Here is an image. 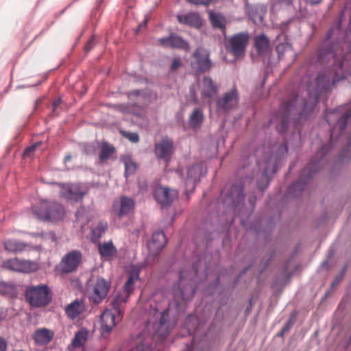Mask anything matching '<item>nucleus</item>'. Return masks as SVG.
I'll return each mask as SVG.
<instances>
[{
    "instance_id": "49530a36",
    "label": "nucleus",
    "mask_w": 351,
    "mask_h": 351,
    "mask_svg": "<svg viewBox=\"0 0 351 351\" xmlns=\"http://www.w3.org/2000/svg\"><path fill=\"white\" fill-rule=\"evenodd\" d=\"M351 136L349 137L347 145L343 149L341 153V158L351 156Z\"/></svg>"
},
{
    "instance_id": "6e6552de",
    "label": "nucleus",
    "mask_w": 351,
    "mask_h": 351,
    "mask_svg": "<svg viewBox=\"0 0 351 351\" xmlns=\"http://www.w3.org/2000/svg\"><path fill=\"white\" fill-rule=\"evenodd\" d=\"M250 34L247 31L238 32L229 37L225 36L224 45L228 53L238 59L244 56Z\"/></svg>"
},
{
    "instance_id": "c756f323",
    "label": "nucleus",
    "mask_w": 351,
    "mask_h": 351,
    "mask_svg": "<svg viewBox=\"0 0 351 351\" xmlns=\"http://www.w3.org/2000/svg\"><path fill=\"white\" fill-rule=\"evenodd\" d=\"M254 46L260 56L266 55L269 51V39L264 34L256 36L254 38Z\"/></svg>"
},
{
    "instance_id": "dca6fc26",
    "label": "nucleus",
    "mask_w": 351,
    "mask_h": 351,
    "mask_svg": "<svg viewBox=\"0 0 351 351\" xmlns=\"http://www.w3.org/2000/svg\"><path fill=\"white\" fill-rule=\"evenodd\" d=\"M207 173V169L203 162H199L189 167L187 171L185 184L187 188L193 191L202 177Z\"/></svg>"
},
{
    "instance_id": "b1692460",
    "label": "nucleus",
    "mask_w": 351,
    "mask_h": 351,
    "mask_svg": "<svg viewBox=\"0 0 351 351\" xmlns=\"http://www.w3.org/2000/svg\"><path fill=\"white\" fill-rule=\"evenodd\" d=\"M5 251L12 254H21L32 247L31 245L16 239H8L3 242Z\"/></svg>"
},
{
    "instance_id": "e433bc0d",
    "label": "nucleus",
    "mask_w": 351,
    "mask_h": 351,
    "mask_svg": "<svg viewBox=\"0 0 351 351\" xmlns=\"http://www.w3.org/2000/svg\"><path fill=\"white\" fill-rule=\"evenodd\" d=\"M115 152L114 147L107 142L102 143L101 145V152L99 158L101 162L110 158V156Z\"/></svg>"
},
{
    "instance_id": "79ce46f5",
    "label": "nucleus",
    "mask_w": 351,
    "mask_h": 351,
    "mask_svg": "<svg viewBox=\"0 0 351 351\" xmlns=\"http://www.w3.org/2000/svg\"><path fill=\"white\" fill-rule=\"evenodd\" d=\"M130 351H160L156 348V346L153 347L152 345H145V343H139L136 346L131 348Z\"/></svg>"
},
{
    "instance_id": "c9c22d12",
    "label": "nucleus",
    "mask_w": 351,
    "mask_h": 351,
    "mask_svg": "<svg viewBox=\"0 0 351 351\" xmlns=\"http://www.w3.org/2000/svg\"><path fill=\"white\" fill-rule=\"evenodd\" d=\"M16 294V287L13 282H0V295L12 297Z\"/></svg>"
},
{
    "instance_id": "39448f33",
    "label": "nucleus",
    "mask_w": 351,
    "mask_h": 351,
    "mask_svg": "<svg viewBox=\"0 0 351 351\" xmlns=\"http://www.w3.org/2000/svg\"><path fill=\"white\" fill-rule=\"evenodd\" d=\"M128 295L118 293L112 300V310H106L101 315V333L104 337L108 336L123 314V308L128 300Z\"/></svg>"
},
{
    "instance_id": "9b49d317",
    "label": "nucleus",
    "mask_w": 351,
    "mask_h": 351,
    "mask_svg": "<svg viewBox=\"0 0 351 351\" xmlns=\"http://www.w3.org/2000/svg\"><path fill=\"white\" fill-rule=\"evenodd\" d=\"M239 100V92L235 86L229 91L223 93L216 101L217 110L219 113L228 114L236 108Z\"/></svg>"
},
{
    "instance_id": "ddd939ff",
    "label": "nucleus",
    "mask_w": 351,
    "mask_h": 351,
    "mask_svg": "<svg viewBox=\"0 0 351 351\" xmlns=\"http://www.w3.org/2000/svg\"><path fill=\"white\" fill-rule=\"evenodd\" d=\"M194 61L191 62L192 68L197 72L205 73L212 67L208 51L202 47L197 48L193 53Z\"/></svg>"
},
{
    "instance_id": "338daca9",
    "label": "nucleus",
    "mask_w": 351,
    "mask_h": 351,
    "mask_svg": "<svg viewBox=\"0 0 351 351\" xmlns=\"http://www.w3.org/2000/svg\"><path fill=\"white\" fill-rule=\"evenodd\" d=\"M190 93H191V94L192 95L195 96V91H194L193 88H191V90H190Z\"/></svg>"
},
{
    "instance_id": "aec40b11",
    "label": "nucleus",
    "mask_w": 351,
    "mask_h": 351,
    "mask_svg": "<svg viewBox=\"0 0 351 351\" xmlns=\"http://www.w3.org/2000/svg\"><path fill=\"white\" fill-rule=\"evenodd\" d=\"M178 193L176 190L166 187L156 188L154 193L155 199L162 208L169 206L178 197Z\"/></svg>"
},
{
    "instance_id": "20e7f679",
    "label": "nucleus",
    "mask_w": 351,
    "mask_h": 351,
    "mask_svg": "<svg viewBox=\"0 0 351 351\" xmlns=\"http://www.w3.org/2000/svg\"><path fill=\"white\" fill-rule=\"evenodd\" d=\"M287 154V143L256 149L254 156L258 168L257 186L261 191L268 187L272 176L277 171L278 165Z\"/></svg>"
},
{
    "instance_id": "1a4fd4ad",
    "label": "nucleus",
    "mask_w": 351,
    "mask_h": 351,
    "mask_svg": "<svg viewBox=\"0 0 351 351\" xmlns=\"http://www.w3.org/2000/svg\"><path fill=\"white\" fill-rule=\"evenodd\" d=\"M198 270L195 265H193L190 271L185 269L180 271L179 288L182 299L185 301L191 300L195 294V282Z\"/></svg>"
},
{
    "instance_id": "ea45409f",
    "label": "nucleus",
    "mask_w": 351,
    "mask_h": 351,
    "mask_svg": "<svg viewBox=\"0 0 351 351\" xmlns=\"http://www.w3.org/2000/svg\"><path fill=\"white\" fill-rule=\"evenodd\" d=\"M125 165V176L128 178L129 176L133 174L136 169V165L132 160L128 158L124 160Z\"/></svg>"
},
{
    "instance_id": "a18cd8bd",
    "label": "nucleus",
    "mask_w": 351,
    "mask_h": 351,
    "mask_svg": "<svg viewBox=\"0 0 351 351\" xmlns=\"http://www.w3.org/2000/svg\"><path fill=\"white\" fill-rule=\"evenodd\" d=\"M42 144V141H38L34 144L27 147L24 151V156L27 157H31L36 151V148Z\"/></svg>"
},
{
    "instance_id": "69168bd1",
    "label": "nucleus",
    "mask_w": 351,
    "mask_h": 351,
    "mask_svg": "<svg viewBox=\"0 0 351 351\" xmlns=\"http://www.w3.org/2000/svg\"><path fill=\"white\" fill-rule=\"evenodd\" d=\"M250 204L252 206H254V202H255V198H254L253 199H250Z\"/></svg>"
},
{
    "instance_id": "2f4dec72",
    "label": "nucleus",
    "mask_w": 351,
    "mask_h": 351,
    "mask_svg": "<svg viewBox=\"0 0 351 351\" xmlns=\"http://www.w3.org/2000/svg\"><path fill=\"white\" fill-rule=\"evenodd\" d=\"M204 119V115L202 109L196 108L189 116V124L193 130H196L201 127Z\"/></svg>"
},
{
    "instance_id": "6e6d98bb",
    "label": "nucleus",
    "mask_w": 351,
    "mask_h": 351,
    "mask_svg": "<svg viewBox=\"0 0 351 351\" xmlns=\"http://www.w3.org/2000/svg\"><path fill=\"white\" fill-rule=\"evenodd\" d=\"M95 148V145L93 143V144H90V145H87L85 147V151L87 154H89V151L90 149H94Z\"/></svg>"
},
{
    "instance_id": "7c9ffc66",
    "label": "nucleus",
    "mask_w": 351,
    "mask_h": 351,
    "mask_svg": "<svg viewBox=\"0 0 351 351\" xmlns=\"http://www.w3.org/2000/svg\"><path fill=\"white\" fill-rule=\"evenodd\" d=\"M244 186L241 183L232 184L228 195L231 198V202L234 206L239 205L244 200Z\"/></svg>"
},
{
    "instance_id": "423d86ee",
    "label": "nucleus",
    "mask_w": 351,
    "mask_h": 351,
    "mask_svg": "<svg viewBox=\"0 0 351 351\" xmlns=\"http://www.w3.org/2000/svg\"><path fill=\"white\" fill-rule=\"evenodd\" d=\"M53 293L46 284L30 285L25 287V298L32 307L42 308L52 300Z\"/></svg>"
},
{
    "instance_id": "c85d7f7f",
    "label": "nucleus",
    "mask_w": 351,
    "mask_h": 351,
    "mask_svg": "<svg viewBox=\"0 0 351 351\" xmlns=\"http://www.w3.org/2000/svg\"><path fill=\"white\" fill-rule=\"evenodd\" d=\"M53 332L47 328L37 329L32 337L36 345L43 346L49 343L53 337Z\"/></svg>"
},
{
    "instance_id": "2eb2a0df",
    "label": "nucleus",
    "mask_w": 351,
    "mask_h": 351,
    "mask_svg": "<svg viewBox=\"0 0 351 351\" xmlns=\"http://www.w3.org/2000/svg\"><path fill=\"white\" fill-rule=\"evenodd\" d=\"M154 153L158 159L169 162L173 154V140L167 136L162 137L158 143H155Z\"/></svg>"
},
{
    "instance_id": "f257e3e1",
    "label": "nucleus",
    "mask_w": 351,
    "mask_h": 351,
    "mask_svg": "<svg viewBox=\"0 0 351 351\" xmlns=\"http://www.w3.org/2000/svg\"><path fill=\"white\" fill-rule=\"evenodd\" d=\"M342 19L339 17L328 31L318 53L317 60L321 64L332 62L330 68L319 73L316 86L307 88L308 98L303 99L296 93H291L284 99L277 112L271 117V123H276L279 133L286 132L291 120L308 119L315 110L322 92H328L339 81L346 77L342 40Z\"/></svg>"
},
{
    "instance_id": "58836bf2",
    "label": "nucleus",
    "mask_w": 351,
    "mask_h": 351,
    "mask_svg": "<svg viewBox=\"0 0 351 351\" xmlns=\"http://www.w3.org/2000/svg\"><path fill=\"white\" fill-rule=\"evenodd\" d=\"M87 332L86 331H77L72 340L71 346L77 348L82 346L86 341Z\"/></svg>"
},
{
    "instance_id": "f3484780",
    "label": "nucleus",
    "mask_w": 351,
    "mask_h": 351,
    "mask_svg": "<svg viewBox=\"0 0 351 351\" xmlns=\"http://www.w3.org/2000/svg\"><path fill=\"white\" fill-rule=\"evenodd\" d=\"M2 267L8 270L23 273H29L36 269V264L34 262L18 258L3 261Z\"/></svg>"
},
{
    "instance_id": "f8f14e48",
    "label": "nucleus",
    "mask_w": 351,
    "mask_h": 351,
    "mask_svg": "<svg viewBox=\"0 0 351 351\" xmlns=\"http://www.w3.org/2000/svg\"><path fill=\"white\" fill-rule=\"evenodd\" d=\"M110 288V283L102 277L97 276L88 285V289L92 292L90 300L95 304L101 303L106 297Z\"/></svg>"
},
{
    "instance_id": "8fccbe9b",
    "label": "nucleus",
    "mask_w": 351,
    "mask_h": 351,
    "mask_svg": "<svg viewBox=\"0 0 351 351\" xmlns=\"http://www.w3.org/2000/svg\"><path fill=\"white\" fill-rule=\"evenodd\" d=\"M182 66V62L180 58H174L171 65V70L175 71L177 69H178L180 66Z\"/></svg>"
},
{
    "instance_id": "e2e57ef3",
    "label": "nucleus",
    "mask_w": 351,
    "mask_h": 351,
    "mask_svg": "<svg viewBox=\"0 0 351 351\" xmlns=\"http://www.w3.org/2000/svg\"><path fill=\"white\" fill-rule=\"evenodd\" d=\"M102 2H103V0H97V2H96L97 8H99L100 6V5L102 3Z\"/></svg>"
},
{
    "instance_id": "5fc2aeb1",
    "label": "nucleus",
    "mask_w": 351,
    "mask_h": 351,
    "mask_svg": "<svg viewBox=\"0 0 351 351\" xmlns=\"http://www.w3.org/2000/svg\"><path fill=\"white\" fill-rule=\"evenodd\" d=\"M7 316V311L4 308H0V322L5 319Z\"/></svg>"
},
{
    "instance_id": "3c124183",
    "label": "nucleus",
    "mask_w": 351,
    "mask_h": 351,
    "mask_svg": "<svg viewBox=\"0 0 351 351\" xmlns=\"http://www.w3.org/2000/svg\"><path fill=\"white\" fill-rule=\"evenodd\" d=\"M292 326H293L292 321L289 320L285 323V324L282 327V330H283V332H287L291 329Z\"/></svg>"
},
{
    "instance_id": "4468645a",
    "label": "nucleus",
    "mask_w": 351,
    "mask_h": 351,
    "mask_svg": "<svg viewBox=\"0 0 351 351\" xmlns=\"http://www.w3.org/2000/svg\"><path fill=\"white\" fill-rule=\"evenodd\" d=\"M82 258V254L80 250H72L66 254L60 263V269L63 274H69L75 271L80 265Z\"/></svg>"
},
{
    "instance_id": "774afa93",
    "label": "nucleus",
    "mask_w": 351,
    "mask_h": 351,
    "mask_svg": "<svg viewBox=\"0 0 351 351\" xmlns=\"http://www.w3.org/2000/svg\"><path fill=\"white\" fill-rule=\"evenodd\" d=\"M330 291H327V292L326 293L324 298H326V297L328 296V295L330 293Z\"/></svg>"
},
{
    "instance_id": "f03ea898",
    "label": "nucleus",
    "mask_w": 351,
    "mask_h": 351,
    "mask_svg": "<svg viewBox=\"0 0 351 351\" xmlns=\"http://www.w3.org/2000/svg\"><path fill=\"white\" fill-rule=\"evenodd\" d=\"M326 122L330 128V142L329 145L322 147L316 154V157L320 158L319 161L313 160L310 162L302 171V175H307L306 178L294 182L288 188L289 194L298 197L302 194L304 189L307 180L310 179L313 175L317 172L320 167V163L323 158L332 147L333 142L337 141L344 134L347 125L351 123V108L343 109V108L333 109L327 112L325 114Z\"/></svg>"
},
{
    "instance_id": "bb28decb",
    "label": "nucleus",
    "mask_w": 351,
    "mask_h": 351,
    "mask_svg": "<svg viewBox=\"0 0 351 351\" xmlns=\"http://www.w3.org/2000/svg\"><path fill=\"white\" fill-rule=\"evenodd\" d=\"M140 269L136 267H133L128 273V276L126 282L123 285V293L130 296L134 290L135 282L139 280Z\"/></svg>"
},
{
    "instance_id": "f704fd0d",
    "label": "nucleus",
    "mask_w": 351,
    "mask_h": 351,
    "mask_svg": "<svg viewBox=\"0 0 351 351\" xmlns=\"http://www.w3.org/2000/svg\"><path fill=\"white\" fill-rule=\"evenodd\" d=\"M108 228V223L104 221H99L97 226L91 230L90 241L97 242Z\"/></svg>"
},
{
    "instance_id": "37998d69",
    "label": "nucleus",
    "mask_w": 351,
    "mask_h": 351,
    "mask_svg": "<svg viewBox=\"0 0 351 351\" xmlns=\"http://www.w3.org/2000/svg\"><path fill=\"white\" fill-rule=\"evenodd\" d=\"M291 50V46L289 43H280L276 45V51L278 58L280 60L284 56V52Z\"/></svg>"
},
{
    "instance_id": "a878e982",
    "label": "nucleus",
    "mask_w": 351,
    "mask_h": 351,
    "mask_svg": "<svg viewBox=\"0 0 351 351\" xmlns=\"http://www.w3.org/2000/svg\"><path fill=\"white\" fill-rule=\"evenodd\" d=\"M177 19L180 23L195 28H199L202 25L201 18L196 12L180 14Z\"/></svg>"
},
{
    "instance_id": "4be33fe9",
    "label": "nucleus",
    "mask_w": 351,
    "mask_h": 351,
    "mask_svg": "<svg viewBox=\"0 0 351 351\" xmlns=\"http://www.w3.org/2000/svg\"><path fill=\"white\" fill-rule=\"evenodd\" d=\"M166 243V236L162 231L154 232L151 239L147 243L149 254L154 256L157 255L165 247Z\"/></svg>"
},
{
    "instance_id": "4d7b16f0",
    "label": "nucleus",
    "mask_w": 351,
    "mask_h": 351,
    "mask_svg": "<svg viewBox=\"0 0 351 351\" xmlns=\"http://www.w3.org/2000/svg\"><path fill=\"white\" fill-rule=\"evenodd\" d=\"M60 103H61V99H58L55 100L53 103V110H55L56 108H58L59 106V105L60 104Z\"/></svg>"
},
{
    "instance_id": "09e8293b",
    "label": "nucleus",
    "mask_w": 351,
    "mask_h": 351,
    "mask_svg": "<svg viewBox=\"0 0 351 351\" xmlns=\"http://www.w3.org/2000/svg\"><path fill=\"white\" fill-rule=\"evenodd\" d=\"M189 3L195 4V5H209L212 0H186Z\"/></svg>"
},
{
    "instance_id": "4c0bfd02",
    "label": "nucleus",
    "mask_w": 351,
    "mask_h": 351,
    "mask_svg": "<svg viewBox=\"0 0 351 351\" xmlns=\"http://www.w3.org/2000/svg\"><path fill=\"white\" fill-rule=\"evenodd\" d=\"M185 326L190 335H194L199 326V320L195 315H189L185 319Z\"/></svg>"
},
{
    "instance_id": "13d9d810",
    "label": "nucleus",
    "mask_w": 351,
    "mask_h": 351,
    "mask_svg": "<svg viewBox=\"0 0 351 351\" xmlns=\"http://www.w3.org/2000/svg\"><path fill=\"white\" fill-rule=\"evenodd\" d=\"M147 19H144V21L139 25L138 26V29H141L145 27H146L147 24Z\"/></svg>"
},
{
    "instance_id": "393cba45",
    "label": "nucleus",
    "mask_w": 351,
    "mask_h": 351,
    "mask_svg": "<svg viewBox=\"0 0 351 351\" xmlns=\"http://www.w3.org/2000/svg\"><path fill=\"white\" fill-rule=\"evenodd\" d=\"M99 254L101 258L112 261L117 256V249L112 241H106L98 245Z\"/></svg>"
},
{
    "instance_id": "052dcab7",
    "label": "nucleus",
    "mask_w": 351,
    "mask_h": 351,
    "mask_svg": "<svg viewBox=\"0 0 351 351\" xmlns=\"http://www.w3.org/2000/svg\"><path fill=\"white\" fill-rule=\"evenodd\" d=\"M282 3L286 5H290L293 3V0H282Z\"/></svg>"
},
{
    "instance_id": "a19ab883",
    "label": "nucleus",
    "mask_w": 351,
    "mask_h": 351,
    "mask_svg": "<svg viewBox=\"0 0 351 351\" xmlns=\"http://www.w3.org/2000/svg\"><path fill=\"white\" fill-rule=\"evenodd\" d=\"M346 271H347V266L345 265L342 267L339 274L335 276L334 280L331 282V285H330L331 290L340 283V282L343 278V276L346 274Z\"/></svg>"
},
{
    "instance_id": "6ab92c4d",
    "label": "nucleus",
    "mask_w": 351,
    "mask_h": 351,
    "mask_svg": "<svg viewBox=\"0 0 351 351\" xmlns=\"http://www.w3.org/2000/svg\"><path fill=\"white\" fill-rule=\"evenodd\" d=\"M158 43L165 48L181 49L186 51L190 49L189 44L176 33L158 38Z\"/></svg>"
},
{
    "instance_id": "412c9836",
    "label": "nucleus",
    "mask_w": 351,
    "mask_h": 351,
    "mask_svg": "<svg viewBox=\"0 0 351 351\" xmlns=\"http://www.w3.org/2000/svg\"><path fill=\"white\" fill-rule=\"evenodd\" d=\"M198 88L202 99L210 100L217 93V86L209 76H204L198 82Z\"/></svg>"
},
{
    "instance_id": "5701e85b",
    "label": "nucleus",
    "mask_w": 351,
    "mask_h": 351,
    "mask_svg": "<svg viewBox=\"0 0 351 351\" xmlns=\"http://www.w3.org/2000/svg\"><path fill=\"white\" fill-rule=\"evenodd\" d=\"M246 12L249 19L256 25H261L263 23L264 18L267 12V7L263 4L245 5Z\"/></svg>"
},
{
    "instance_id": "9d476101",
    "label": "nucleus",
    "mask_w": 351,
    "mask_h": 351,
    "mask_svg": "<svg viewBox=\"0 0 351 351\" xmlns=\"http://www.w3.org/2000/svg\"><path fill=\"white\" fill-rule=\"evenodd\" d=\"M60 187V196L66 201L76 203L82 200L88 190L80 184L56 183Z\"/></svg>"
},
{
    "instance_id": "473e14b6",
    "label": "nucleus",
    "mask_w": 351,
    "mask_h": 351,
    "mask_svg": "<svg viewBox=\"0 0 351 351\" xmlns=\"http://www.w3.org/2000/svg\"><path fill=\"white\" fill-rule=\"evenodd\" d=\"M209 18L213 27L220 29L223 35H226V18L221 13H215L213 12L210 13Z\"/></svg>"
},
{
    "instance_id": "864d4df0",
    "label": "nucleus",
    "mask_w": 351,
    "mask_h": 351,
    "mask_svg": "<svg viewBox=\"0 0 351 351\" xmlns=\"http://www.w3.org/2000/svg\"><path fill=\"white\" fill-rule=\"evenodd\" d=\"M117 110L123 112V113H128L130 112V110H128V106L125 105V104H122V105H119L118 107H117Z\"/></svg>"
},
{
    "instance_id": "de8ad7c7",
    "label": "nucleus",
    "mask_w": 351,
    "mask_h": 351,
    "mask_svg": "<svg viewBox=\"0 0 351 351\" xmlns=\"http://www.w3.org/2000/svg\"><path fill=\"white\" fill-rule=\"evenodd\" d=\"M95 45V36H92L88 41L86 43V44L84 46V51L86 52H89Z\"/></svg>"
},
{
    "instance_id": "a211bd4d",
    "label": "nucleus",
    "mask_w": 351,
    "mask_h": 351,
    "mask_svg": "<svg viewBox=\"0 0 351 351\" xmlns=\"http://www.w3.org/2000/svg\"><path fill=\"white\" fill-rule=\"evenodd\" d=\"M134 206L135 202L132 198L121 195L113 202L112 210L119 218H121L133 211Z\"/></svg>"
},
{
    "instance_id": "72a5a7b5",
    "label": "nucleus",
    "mask_w": 351,
    "mask_h": 351,
    "mask_svg": "<svg viewBox=\"0 0 351 351\" xmlns=\"http://www.w3.org/2000/svg\"><path fill=\"white\" fill-rule=\"evenodd\" d=\"M128 95L130 100H132L134 98H136V104L138 106L147 105L149 102V99H148V90H134L128 93Z\"/></svg>"
},
{
    "instance_id": "cd10ccee",
    "label": "nucleus",
    "mask_w": 351,
    "mask_h": 351,
    "mask_svg": "<svg viewBox=\"0 0 351 351\" xmlns=\"http://www.w3.org/2000/svg\"><path fill=\"white\" fill-rule=\"evenodd\" d=\"M84 310L85 305L82 300L79 299H76L64 308L66 315L72 319L77 318Z\"/></svg>"
},
{
    "instance_id": "603ef678",
    "label": "nucleus",
    "mask_w": 351,
    "mask_h": 351,
    "mask_svg": "<svg viewBox=\"0 0 351 351\" xmlns=\"http://www.w3.org/2000/svg\"><path fill=\"white\" fill-rule=\"evenodd\" d=\"M7 349V343L5 340L0 337V351H5Z\"/></svg>"
},
{
    "instance_id": "680f3d73",
    "label": "nucleus",
    "mask_w": 351,
    "mask_h": 351,
    "mask_svg": "<svg viewBox=\"0 0 351 351\" xmlns=\"http://www.w3.org/2000/svg\"><path fill=\"white\" fill-rule=\"evenodd\" d=\"M71 159V155H67L65 156L64 160L65 162H69Z\"/></svg>"
},
{
    "instance_id": "c03bdc74",
    "label": "nucleus",
    "mask_w": 351,
    "mask_h": 351,
    "mask_svg": "<svg viewBox=\"0 0 351 351\" xmlns=\"http://www.w3.org/2000/svg\"><path fill=\"white\" fill-rule=\"evenodd\" d=\"M120 132L123 136L128 139L132 143H136L139 141V136L136 132H130L123 130H121Z\"/></svg>"
},
{
    "instance_id": "7ed1b4c3",
    "label": "nucleus",
    "mask_w": 351,
    "mask_h": 351,
    "mask_svg": "<svg viewBox=\"0 0 351 351\" xmlns=\"http://www.w3.org/2000/svg\"><path fill=\"white\" fill-rule=\"evenodd\" d=\"M147 328L156 341H163L176 324V319L170 316L172 307L178 303L170 302L162 293L152 295L149 301Z\"/></svg>"
},
{
    "instance_id": "0e129e2a",
    "label": "nucleus",
    "mask_w": 351,
    "mask_h": 351,
    "mask_svg": "<svg viewBox=\"0 0 351 351\" xmlns=\"http://www.w3.org/2000/svg\"><path fill=\"white\" fill-rule=\"evenodd\" d=\"M285 333H286L285 332H283V330H281V331L278 333V336L283 337Z\"/></svg>"
},
{
    "instance_id": "0eeeda50",
    "label": "nucleus",
    "mask_w": 351,
    "mask_h": 351,
    "mask_svg": "<svg viewBox=\"0 0 351 351\" xmlns=\"http://www.w3.org/2000/svg\"><path fill=\"white\" fill-rule=\"evenodd\" d=\"M32 212L36 218L44 221H60L65 215L64 206L56 202L41 201L39 205L32 207Z\"/></svg>"
},
{
    "instance_id": "bf43d9fd",
    "label": "nucleus",
    "mask_w": 351,
    "mask_h": 351,
    "mask_svg": "<svg viewBox=\"0 0 351 351\" xmlns=\"http://www.w3.org/2000/svg\"><path fill=\"white\" fill-rule=\"evenodd\" d=\"M308 2H309L311 5H316L319 3L322 0H306Z\"/></svg>"
}]
</instances>
